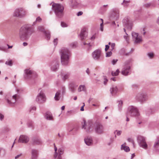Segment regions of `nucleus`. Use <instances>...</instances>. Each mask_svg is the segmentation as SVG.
<instances>
[{
    "label": "nucleus",
    "instance_id": "34",
    "mask_svg": "<svg viewBox=\"0 0 159 159\" xmlns=\"http://www.w3.org/2000/svg\"><path fill=\"white\" fill-rule=\"evenodd\" d=\"M20 16H24L26 14V11L23 10L22 8H20Z\"/></svg>",
    "mask_w": 159,
    "mask_h": 159
},
{
    "label": "nucleus",
    "instance_id": "57",
    "mask_svg": "<svg viewBox=\"0 0 159 159\" xmlns=\"http://www.w3.org/2000/svg\"><path fill=\"white\" fill-rule=\"evenodd\" d=\"M132 86L133 88H136L138 87V86L136 84H134L132 85Z\"/></svg>",
    "mask_w": 159,
    "mask_h": 159
},
{
    "label": "nucleus",
    "instance_id": "53",
    "mask_svg": "<svg viewBox=\"0 0 159 159\" xmlns=\"http://www.w3.org/2000/svg\"><path fill=\"white\" fill-rule=\"evenodd\" d=\"M84 45H88V46H92V44L91 43H87L85 42H84Z\"/></svg>",
    "mask_w": 159,
    "mask_h": 159
},
{
    "label": "nucleus",
    "instance_id": "6",
    "mask_svg": "<svg viewBox=\"0 0 159 159\" xmlns=\"http://www.w3.org/2000/svg\"><path fill=\"white\" fill-rule=\"evenodd\" d=\"M132 36L133 40L136 44H139L141 43L142 41V37L139 35L137 33L133 32L132 33Z\"/></svg>",
    "mask_w": 159,
    "mask_h": 159
},
{
    "label": "nucleus",
    "instance_id": "55",
    "mask_svg": "<svg viewBox=\"0 0 159 159\" xmlns=\"http://www.w3.org/2000/svg\"><path fill=\"white\" fill-rule=\"evenodd\" d=\"M41 20V18L40 17H38L37 18L36 21L38 22H40Z\"/></svg>",
    "mask_w": 159,
    "mask_h": 159
},
{
    "label": "nucleus",
    "instance_id": "35",
    "mask_svg": "<svg viewBox=\"0 0 159 159\" xmlns=\"http://www.w3.org/2000/svg\"><path fill=\"white\" fill-rule=\"evenodd\" d=\"M151 6V8H153L157 7V4L156 1H153L150 2Z\"/></svg>",
    "mask_w": 159,
    "mask_h": 159
},
{
    "label": "nucleus",
    "instance_id": "12",
    "mask_svg": "<svg viewBox=\"0 0 159 159\" xmlns=\"http://www.w3.org/2000/svg\"><path fill=\"white\" fill-rule=\"evenodd\" d=\"M146 93L140 92L138 93L136 96V98L138 99H142L143 98H146L147 97Z\"/></svg>",
    "mask_w": 159,
    "mask_h": 159
},
{
    "label": "nucleus",
    "instance_id": "21",
    "mask_svg": "<svg viewBox=\"0 0 159 159\" xmlns=\"http://www.w3.org/2000/svg\"><path fill=\"white\" fill-rule=\"evenodd\" d=\"M117 102L118 103V110L120 112L122 110L123 101L121 100H120L118 101Z\"/></svg>",
    "mask_w": 159,
    "mask_h": 159
},
{
    "label": "nucleus",
    "instance_id": "8",
    "mask_svg": "<svg viewBox=\"0 0 159 159\" xmlns=\"http://www.w3.org/2000/svg\"><path fill=\"white\" fill-rule=\"evenodd\" d=\"M119 11L118 9H113L110 15V19L114 20H117L119 16Z\"/></svg>",
    "mask_w": 159,
    "mask_h": 159
},
{
    "label": "nucleus",
    "instance_id": "41",
    "mask_svg": "<svg viewBox=\"0 0 159 159\" xmlns=\"http://www.w3.org/2000/svg\"><path fill=\"white\" fill-rule=\"evenodd\" d=\"M58 65L57 63L54 66H53L52 67V70L53 71H55L58 68Z\"/></svg>",
    "mask_w": 159,
    "mask_h": 159
},
{
    "label": "nucleus",
    "instance_id": "15",
    "mask_svg": "<svg viewBox=\"0 0 159 159\" xmlns=\"http://www.w3.org/2000/svg\"><path fill=\"white\" fill-rule=\"evenodd\" d=\"M29 141V138L26 136L22 135L20 136L18 142L22 143H26Z\"/></svg>",
    "mask_w": 159,
    "mask_h": 159
},
{
    "label": "nucleus",
    "instance_id": "46",
    "mask_svg": "<svg viewBox=\"0 0 159 159\" xmlns=\"http://www.w3.org/2000/svg\"><path fill=\"white\" fill-rule=\"evenodd\" d=\"M112 54V52L111 51L108 52L106 53V57H109L111 56Z\"/></svg>",
    "mask_w": 159,
    "mask_h": 159
},
{
    "label": "nucleus",
    "instance_id": "52",
    "mask_svg": "<svg viewBox=\"0 0 159 159\" xmlns=\"http://www.w3.org/2000/svg\"><path fill=\"white\" fill-rule=\"evenodd\" d=\"M69 77V75L68 74H65L64 75L63 79L66 80Z\"/></svg>",
    "mask_w": 159,
    "mask_h": 159
},
{
    "label": "nucleus",
    "instance_id": "18",
    "mask_svg": "<svg viewBox=\"0 0 159 159\" xmlns=\"http://www.w3.org/2000/svg\"><path fill=\"white\" fill-rule=\"evenodd\" d=\"M108 5H104L100 8V14H102L105 13L107 9Z\"/></svg>",
    "mask_w": 159,
    "mask_h": 159
},
{
    "label": "nucleus",
    "instance_id": "19",
    "mask_svg": "<svg viewBox=\"0 0 159 159\" xmlns=\"http://www.w3.org/2000/svg\"><path fill=\"white\" fill-rule=\"evenodd\" d=\"M85 142L86 144L88 145H90L92 143V139L90 138H87L84 139Z\"/></svg>",
    "mask_w": 159,
    "mask_h": 159
},
{
    "label": "nucleus",
    "instance_id": "30",
    "mask_svg": "<svg viewBox=\"0 0 159 159\" xmlns=\"http://www.w3.org/2000/svg\"><path fill=\"white\" fill-rule=\"evenodd\" d=\"M41 143L40 140L38 139H35L33 140V144L34 145H37L40 144Z\"/></svg>",
    "mask_w": 159,
    "mask_h": 159
},
{
    "label": "nucleus",
    "instance_id": "45",
    "mask_svg": "<svg viewBox=\"0 0 159 159\" xmlns=\"http://www.w3.org/2000/svg\"><path fill=\"white\" fill-rule=\"evenodd\" d=\"M60 95V93L59 92H57L55 95V99H58L59 98V96Z\"/></svg>",
    "mask_w": 159,
    "mask_h": 159
},
{
    "label": "nucleus",
    "instance_id": "7",
    "mask_svg": "<svg viewBox=\"0 0 159 159\" xmlns=\"http://www.w3.org/2000/svg\"><path fill=\"white\" fill-rule=\"evenodd\" d=\"M128 113L132 116H138L139 115L137 109L132 106L128 107Z\"/></svg>",
    "mask_w": 159,
    "mask_h": 159
},
{
    "label": "nucleus",
    "instance_id": "37",
    "mask_svg": "<svg viewBox=\"0 0 159 159\" xmlns=\"http://www.w3.org/2000/svg\"><path fill=\"white\" fill-rule=\"evenodd\" d=\"M100 20L102 21V23L100 24V30L103 31V20L102 19H100Z\"/></svg>",
    "mask_w": 159,
    "mask_h": 159
},
{
    "label": "nucleus",
    "instance_id": "3",
    "mask_svg": "<svg viewBox=\"0 0 159 159\" xmlns=\"http://www.w3.org/2000/svg\"><path fill=\"white\" fill-rule=\"evenodd\" d=\"M30 32V29L28 26L22 27L20 30L19 34L20 39L22 40H25L28 39L30 35L31 34Z\"/></svg>",
    "mask_w": 159,
    "mask_h": 159
},
{
    "label": "nucleus",
    "instance_id": "16",
    "mask_svg": "<svg viewBox=\"0 0 159 159\" xmlns=\"http://www.w3.org/2000/svg\"><path fill=\"white\" fill-rule=\"evenodd\" d=\"M94 126L96 132L99 133V120H97L95 122L94 124Z\"/></svg>",
    "mask_w": 159,
    "mask_h": 159
},
{
    "label": "nucleus",
    "instance_id": "29",
    "mask_svg": "<svg viewBox=\"0 0 159 159\" xmlns=\"http://www.w3.org/2000/svg\"><path fill=\"white\" fill-rule=\"evenodd\" d=\"M116 137V135H115V136L114 137H111L110 139L109 142L108 143V145H110L114 141Z\"/></svg>",
    "mask_w": 159,
    "mask_h": 159
},
{
    "label": "nucleus",
    "instance_id": "5",
    "mask_svg": "<svg viewBox=\"0 0 159 159\" xmlns=\"http://www.w3.org/2000/svg\"><path fill=\"white\" fill-rule=\"evenodd\" d=\"M137 141L139 146L145 149L147 148L148 145L146 143L145 138L142 136L139 135L138 137Z\"/></svg>",
    "mask_w": 159,
    "mask_h": 159
},
{
    "label": "nucleus",
    "instance_id": "2",
    "mask_svg": "<svg viewBox=\"0 0 159 159\" xmlns=\"http://www.w3.org/2000/svg\"><path fill=\"white\" fill-rule=\"evenodd\" d=\"M52 10L54 11L56 15L59 18L62 17L63 15L64 7L60 4L52 3Z\"/></svg>",
    "mask_w": 159,
    "mask_h": 159
},
{
    "label": "nucleus",
    "instance_id": "42",
    "mask_svg": "<svg viewBox=\"0 0 159 159\" xmlns=\"http://www.w3.org/2000/svg\"><path fill=\"white\" fill-rule=\"evenodd\" d=\"M125 34L126 35L124 36V38L127 42H128L129 41V39L128 36V34L126 32H125Z\"/></svg>",
    "mask_w": 159,
    "mask_h": 159
},
{
    "label": "nucleus",
    "instance_id": "10",
    "mask_svg": "<svg viewBox=\"0 0 159 159\" xmlns=\"http://www.w3.org/2000/svg\"><path fill=\"white\" fill-rule=\"evenodd\" d=\"M82 128L86 129L87 131H89L92 125V121L91 120H89L87 122L84 120H83V122H82Z\"/></svg>",
    "mask_w": 159,
    "mask_h": 159
},
{
    "label": "nucleus",
    "instance_id": "56",
    "mask_svg": "<svg viewBox=\"0 0 159 159\" xmlns=\"http://www.w3.org/2000/svg\"><path fill=\"white\" fill-rule=\"evenodd\" d=\"M83 105L81 107V109H80V111H84V107L85 106V104L84 103L83 104Z\"/></svg>",
    "mask_w": 159,
    "mask_h": 159
},
{
    "label": "nucleus",
    "instance_id": "59",
    "mask_svg": "<svg viewBox=\"0 0 159 159\" xmlns=\"http://www.w3.org/2000/svg\"><path fill=\"white\" fill-rule=\"evenodd\" d=\"M83 13V12L82 11H80V12H79L77 13V15L78 16H81V15H82Z\"/></svg>",
    "mask_w": 159,
    "mask_h": 159
},
{
    "label": "nucleus",
    "instance_id": "9",
    "mask_svg": "<svg viewBox=\"0 0 159 159\" xmlns=\"http://www.w3.org/2000/svg\"><path fill=\"white\" fill-rule=\"evenodd\" d=\"M123 25L125 28H127L129 30H131L132 28L133 23L128 18H125L123 20Z\"/></svg>",
    "mask_w": 159,
    "mask_h": 159
},
{
    "label": "nucleus",
    "instance_id": "39",
    "mask_svg": "<svg viewBox=\"0 0 159 159\" xmlns=\"http://www.w3.org/2000/svg\"><path fill=\"white\" fill-rule=\"evenodd\" d=\"M125 48H122L120 50L119 53L121 54L124 55L125 54Z\"/></svg>",
    "mask_w": 159,
    "mask_h": 159
},
{
    "label": "nucleus",
    "instance_id": "64",
    "mask_svg": "<svg viewBox=\"0 0 159 159\" xmlns=\"http://www.w3.org/2000/svg\"><path fill=\"white\" fill-rule=\"evenodd\" d=\"M127 140L129 142H133V140L131 138H129Z\"/></svg>",
    "mask_w": 159,
    "mask_h": 159
},
{
    "label": "nucleus",
    "instance_id": "14",
    "mask_svg": "<svg viewBox=\"0 0 159 159\" xmlns=\"http://www.w3.org/2000/svg\"><path fill=\"white\" fill-rule=\"evenodd\" d=\"M38 29L39 30L43 32L45 34L47 38L48 39H49L50 38V34L49 32L48 31L46 30H44V29L43 26H39L38 27Z\"/></svg>",
    "mask_w": 159,
    "mask_h": 159
},
{
    "label": "nucleus",
    "instance_id": "58",
    "mask_svg": "<svg viewBox=\"0 0 159 159\" xmlns=\"http://www.w3.org/2000/svg\"><path fill=\"white\" fill-rule=\"evenodd\" d=\"M109 48V46L108 45H106L105 46V50L107 51Z\"/></svg>",
    "mask_w": 159,
    "mask_h": 159
},
{
    "label": "nucleus",
    "instance_id": "26",
    "mask_svg": "<svg viewBox=\"0 0 159 159\" xmlns=\"http://www.w3.org/2000/svg\"><path fill=\"white\" fill-rule=\"evenodd\" d=\"M7 103L11 106H14L16 103V100H7Z\"/></svg>",
    "mask_w": 159,
    "mask_h": 159
},
{
    "label": "nucleus",
    "instance_id": "20",
    "mask_svg": "<svg viewBox=\"0 0 159 159\" xmlns=\"http://www.w3.org/2000/svg\"><path fill=\"white\" fill-rule=\"evenodd\" d=\"M32 158L34 159L36 158L38 155V152L36 150H33L32 152Z\"/></svg>",
    "mask_w": 159,
    "mask_h": 159
},
{
    "label": "nucleus",
    "instance_id": "28",
    "mask_svg": "<svg viewBox=\"0 0 159 159\" xmlns=\"http://www.w3.org/2000/svg\"><path fill=\"white\" fill-rule=\"evenodd\" d=\"M38 99H45L46 98V97L42 92H41L39 95L38 96Z\"/></svg>",
    "mask_w": 159,
    "mask_h": 159
},
{
    "label": "nucleus",
    "instance_id": "47",
    "mask_svg": "<svg viewBox=\"0 0 159 159\" xmlns=\"http://www.w3.org/2000/svg\"><path fill=\"white\" fill-rule=\"evenodd\" d=\"M100 133H102L104 130L103 126L102 125H100Z\"/></svg>",
    "mask_w": 159,
    "mask_h": 159
},
{
    "label": "nucleus",
    "instance_id": "32",
    "mask_svg": "<svg viewBox=\"0 0 159 159\" xmlns=\"http://www.w3.org/2000/svg\"><path fill=\"white\" fill-rule=\"evenodd\" d=\"M120 71L118 69L116 70L115 71H112L111 72V75L113 76H116L118 75Z\"/></svg>",
    "mask_w": 159,
    "mask_h": 159
},
{
    "label": "nucleus",
    "instance_id": "36",
    "mask_svg": "<svg viewBox=\"0 0 159 159\" xmlns=\"http://www.w3.org/2000/svg\"><path fill=\"white\" fill-rule=\"evenodd\" d=\"M85 88L84 85H80L78 89V91L79 92H80L82 91H85Z\"/></svg>",
    "mask_w": 159,
    "mask_h": 159
},
{
    "label": "nucleus",
    "instance_id": "4",
    "mask_svg": "<svg viewBox=\"0 0 159 159\" xmlns=\"http://www.w3.org/2000/svg\"><path fill=\"white\" fill-rule=\"evenodd\" d=\"M61 59L62 64L66 65L68 62L70 52L67 49H64L61 52Z\"/></svg>",
    "mask_w": 159,
    "mask_h": 159
},
{
    "label": "nucleus",
    "instance_id": "50",
    "mask_svg": "<svg viewBox=\"0 0 159 159\" xmlns=\"http://www.w3.org/2000/svg\"><path fill=\"white\" fill-rule=\"evenodd\" d=\"M61 26L63 27H66L67 26V25L66 23L64 22H61Z\"/></svg>",
    "mask_w": 159,
    "mask_h": 159
},
{
    "label": "nucleus",
    "instance_id": "51",
    "mask_svg": "<svg viewBox=\"0 0 159 159\" xmlns=\"http://www.w3.org/2000/svg\"><path fill=\"white\" fill-rule=\"evenodd\" d=\"M108 81V80L106 79V78H105V77H104V80L103 81V83L105 85H106L107 82Z\"/></svg>",
    "mask_w": 159,
    "mask_h": 159
},
{
    "label": "nucleus",
    "instance_id": "44",
    "mask_svg": "<svg viewBox=\"0 0 159 159\" xmlns=\"http://www.w3.org/2000/svg\"><path fill=\"white\" fill-rule=\"evenodd\" d=\"M118 59H113L111 61V63L113 65H115L118 61Z\"/></svg>",
    "mask_w": 159,
    "mask_h": 159
},
{
    "label": "nucleus",
    "instance_id": "38",
    "mask_svg": "<svg viewBox=\"0 0 159 159\" xmlns=\"http://www.w3.org/2000/svg\"><path fill=\"white\" fill-rule=\"evenodd\" d=\"M144 7L147 8H151V6L150 2L145 3L143 5Z\"/></svg>",
    "mask_w": 159,
    "mask_h": 159
},
{
    "label": "nucleus",
    "instance_id": "40",
    "mask_svg": "<svg viewBox=\"0 0 159 159\" xmlns=\"http://www.w3.org/2000/svg\"><path fill=\"white\" fill-rule=\"evenodd\" d=\"M116 133V134L118 136H119L121 134L122 131H120V130H116L114 131V134H115Z\"/></svg>",
    "mask_w": 159,
    "mask_h": 159
},
{
    "label": "nucleus",
    "instance_id": "27",
    "mask_svg": "<svg viewBox=\"0 0 159 159\" xmlns=\"http://www.w3.org/2000/svg\"><path fill=\"white\" fill-rule=\"evenodd\" d=\"M121 148L122 150H124L125 152H128L130 150L129 147L124 146L123 144L121 146Z\"/></svg>",
    "mask_w": 159,
    "mask_h": 159
},
{
    "label": "nucleus",
    "instance_id": "1",
    "mask_svg": "<svg viewBox=\"0 0 159 159\" xmlns=\"http://www.w3.org/2000/svg\"><path fill=\"white\" fill-rule=\"evenodd\" d=\"M132 66V60L129 59L124 62L121 73L123 75L127 76L131 72V67Z\"/></svg>",
    "mask_w": 159,
    "mask_h": 159
},
{
    "label": "nucleus",
    "instance_id": "24",
    "mask_svg": "<svg viewBox=\"0 0 159 159\" xmlns=\"http://www.w3.org/2000/svg\"><path fill=\"white\" fill-rule=\"evenodd\" d=\"M20 8L16 9L15 11L14 16L17 17L20 16Z\"/></svg>",
    "mask_w": 159,
    "mask_h": 159
},
{
    "label": "nucleus",
    "instance_id": "22",
    "mask_svg": "<svg viewBox=\"0 0 159 159\" xmlns=\"http://www.w3.org/2000/svg\"><path fill=\"white\" fill-rule=\"evenodd\" d=\"M147 55L148 57L150 59H153L155 56L154 53L152 52H148Z\"/></svg>",
    "mask_w": 159,
    "mask_h": 159
},
{
    "label": "nucleus",
    "instance_id": "31",
    "mask_svg": "<svg viewBox=\"0 0 159 159\" xmlns=\"http://www.w3.org/2000/svg\"><path fill=\"white\" fill-rule=\"evenodd\" d=\"M154 147L156 150H159V139L155 143Z\"/></svg>",
    "mask_w": 159,
    "mask_h": 159
},
{
    "label": "nucleus",
    "instance_id": "33",
    "mask_svg": "<svg viewBox=\"0 0 159 159\" xmlns=\"http://www.w3.org/2000/svg\"><path fill=\"white\" fill-rule=\"evenodd\" d=\"M25 74L27 76H30V75H31L33 74V72L31 70H25Z\"/></svg>",
    "mask_w": 159,
    "mask_h": 159
},
{
    "label": "nucleus",
    "instance_id": "54",
    "mask_svg": "<svg viewBox=\"0 0 159 159\" xmlns=\"http://www.w3.org/2000/svg\"><path fill=\"white\" fill-rule=\"evenodd\" d=\"M58 152H59L60 155L62 154L63 152V151L60 148L59 149Z\"/></svg>",
    "mask_w": 159,
    "mask_h": 159
},
{
    "label": "nucleus",
    "instance_id": "43",
    "mask_svg": "<svg viewBox=\"0 0 159 159\" xmlns=\"http://www.w3.org/2000/svg\"><path fill=\"white\" fill-rule=\"evenodd\" d=\"M6 64L11 66L12 65V63L11 60L8 61L6 62Z\"/></svg>",
    "mask_w": 159,
    "mask_h": 159
},
{
    "label": "nucleus",
    "instance_id": "49",
    "mask_svg": "<svg viewBox=\"0 0 159 159\" xmlns=\"http://www.w3.org/2000/svg\"><path fill=\"white\" fill-rule=\"evenodd\" d=\"M115 44L114 43H112L111 45V50H113L115 48Z\"/></svg>",
    "mask_w": 159,
    "mask_h": 159
},
{
    "label": "nucleus",
    "instance_id": "13",
    "mask_svg": "<svg viewBox=\"0 0 159 159\" xmlns=\"http://www.w3.org/2000/svg\"><path fill=\"white\" fill-rule=\"evenodd\" d=\"M118 91V88L116 85H112L110 88V93L113 96L116 95Z\"/></svg>",
    "mask_w": 159,
    "mask_h": 159
},
{
    "label": "nucleus",
    "instance_id": "48",
    "mask_svg": "<svg viewBox=\"0 0 159 159\" xmlns=\"http://www.w3.org/2000/svg\"><path fill=\"white\" fill-rule=\"evenodd\" d=\"M54 149H55V154L54 156V157L55 158H56L57 157V155H57V148L55 146V144H54Z\"/></svg>",
    "mask_w": 159,
    "mask_h": 159
},
{
    "label": "nucleus",
    "instance_id": "11",
    "mask_svg": "<svg viewBox=\"0 0 159 159\" xmlns=\"http://www.w3.org/2000/svg\"><path fill=\"white\" fill-rule=\"evenodd\" d=\"M88 29L85 27L82 29L80 35V37L81 40L85 39L88 35Z\"/></svg>",
    "mask_w": 159,
    "mask_h": 159
},
{
    "label": "nucleus",
    "instance_id": "62",
    "mask_svg": "<svg viewBox=\"0 0 159 159\" xmlns=\"http://www.w3.org/2000/svg\"><path fill=\"white\" fill-rule=\"evenodd\" d=\"M95 38V35H93L91 38V39L92 40H94Z\"/></svg>",
    "mask_w": 159,
    "mask_h": 159
},
{
    "label": "nucleus",
    "instance_id": "63",
    "mask_svg": "<svg viewBox=\"0 0 159 159\" xmlns=\"http://www.w3.org/2000/svg\"><path fill=\"white\" fill-rule=\"evenodd\" d=\"M0 118H1V120H2L4 118V116L2 114L0 113Z\"/></svg>",
    "mask_w": 159,
    "mask_h": 159
},
{
    "label": "nucleus",
    "instance_id": "25",
    "mask_svg": "<svg viewBox=\"0 0 159 159\" xmlns=\"http://www.w3.org/2000/svg\"><path fill=\"white\" fill-rule=\"evenodd\" d=\"M46 118L48 120H51L52 118V116L50 112H46L45 116Z\"/></svg>",
    "mask_w": 159,
    "mask_h": 159
},
{
    "label": "nucleus",
    "instance_id": "61",
    "mask_svg": "<svg viewBox=\"0 0 159 159\" xmlns=\"http://www.w3.org/2000/svg\"><path fill=\"white\" fill-rule=\"evenodd\" d=\"M21 156V154L18 155H17V156H16V157H15V159H17L19 157H20Z\"/></svg>",
    "mask_w": 159,
    "mask_h": 159
},
{
    "label": "nucleus",
    "instance_id": "23",
    "mask_svg": "<svg viewBox=\"0 0 159 159\" xmlns=\"http://www.w3.org/2000/svg\"><path fill=\"white\" fill-rule=\"evenodd\" d=\"M130 2L129 1L124 0L121 4L125 7H127L129 4Z\"/></svg>",
    "mask_w": 159,
    "mask_h": 159
},
{
    "label": "nucleus",
    "instance_id": "17",
    "mask_svg": "<svg viewBox=\"0 0 159 159\" xmlns=\"http://www.w3.org/2000/svg\"><path fill=\"white\" fill-rule=\"evenodd\" d=\"M92 57L94 59H98L99 57V51L97 50L94 51L92 53Z\"/></svg>",
    "mask_w": 159,
    "mask_h": 159
},
{
    "label": "nucleus",
    "instance_id": "60",
    "mask_svg": "<svg viewBox=\"0 0 159 159\" xmlns=\"http://www.w3.org/2000/svg\"><path fill=\"white\" fill-rule=\"evenodd\" d=\"M18 95H15L13 96V98L15 99H16V98H18Z\"/></svg>",
    "mask_w": 159,
    "mask_h": 159
}]
</instances>
